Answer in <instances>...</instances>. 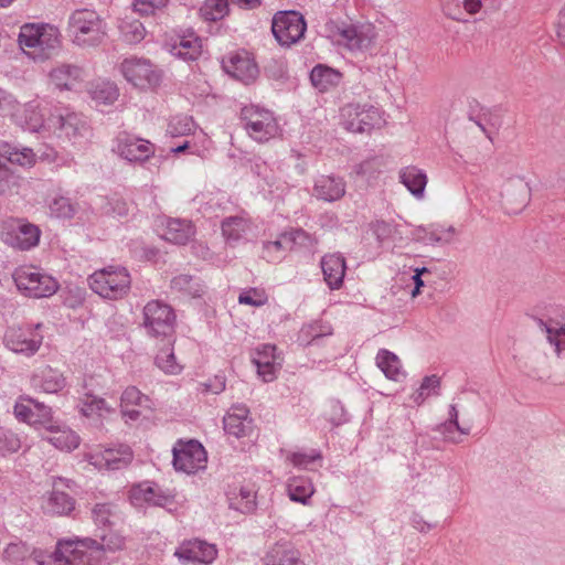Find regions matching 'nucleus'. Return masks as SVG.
Segmentation results:
<instances>
[{"label": "nucleus", "mask_w": 565, "mask_h": 565, "mask_svg": "<svg viewBox=\"0 0 565 565\" xmlns=\"http://www.w3.org/2000/svg\"><path fill=\"white\" fill-rule=\"evenodd\" d=\"M119 72L124 78L140 90L154 89L162 82V71L150 60L138 56L125 58L119 64Z\"/></svg>", "instance_id": "obj_9"}, {"label": "nucleus", "mask_w": 565, "mask_h": 565, "mask_svg": "<svg viewBox=\"0 0 565 565\" xmlns=\"http://www.w3.org/2000/svg\"><path fill=\"white\" fill-rule=\"evenodd\" d=\"M0 154L9 162L21 167H32L36 161V156L31 148H19L9 143L0 146Z\"/></svg>", "instance_id": "obj_43"}, {"label": "nucleus", "mask_w": 565, "mask_h": 565, "mask_svg": "<svg viewBox=\"0 0 565 565\" xmlns=\"http://www.w3.org/2000/svg\"><path fill=\"white\" fill-rule=\"evenodd\" d=\"M2 241L21 250L35 247L40 242V228L22 218H10L3 221L0 227Z\"/></svg>", "instance_id": "obj_13"}, {"label": "nucleus", "mask_w": 565, "mask_h": 565, "mask_svg": "<svg viewBox=\"0 0 565 565\" xmlns=\"http://www.w3.org/2000/svg\"><path fill=\"white\" fill-rule=\"evenodd\" d=\"M347 192L343 178L322 174L316 178L311 194L319 201L332 203L340 201Z\"/></svg>", "instance_id": "obj_22"}, {"label": "nucleus", "mask_w": 565, "mask_h": 565, "mask_svg": "<svg viewBox=\"0 0 565 565\" xmlns=\"http://www.w3.org/2000/svg\"><path fill=\"white\" fill-rule=\"evenodd\" d=\"M79 541L89 542V551L95 547L100 550L102 554H99L98 559H96L93 565H103L108 563L110 558L107 556V553L119 551L125 545V539L116 532H108L107 534L102 535V543L92 539H79Z\"/></svg>", "instance_id": "obj_37"}, {"label": "nucleus", "mask_w": 565, "mask_h": 565, "mask_svg": "<svg viewBox=\"0 0 565 565\" xmlns=\"http://www.w3.org/2000/svg\"><path fill=\"white\" fill-rule=\"evenodd\" d=\"M376 364L390 380L398 381L404 375L398 356L388 350L383 349L379 351Z\"/></svg>", "instance_id": "obj_45"}, {"label": "nucleus", "mask_w": 565, "mask_h": 565, "mask_svg": "<svg viewBox=\"0 0 565 565\" xmlns=\"http://www.w3.org/2000/svg\"><path fill=\"white\" fill-rule=\"evenodd\" d=\"M222 64L227 74L244 83L254 81L258 75L257 64L244 50L230 53L223 58Z\"/></svg>", "instance_id": "obj_20"}, {"label": "nucleus", "mask_w": 565, "mask_h": 565, "mask_svg": "<svg viewBox=\"0 0 565 565\" xmlns=\"http://www.w3.org/2000/svg\"><path fill=\"white\" fill-rule=\"evenodd\" d=\"M252 429L249 411L245 405L233 406L224 417V430L236 438L246 436Z\"/></svg>", "instance_id": "obj_30"}, {"label": "nucleus", "mask_w": 565, "mask_h": 565, "mask_svg": "<svg viewBox=\"0 0 565 565\" xmlns=\"http://www.w3.org/2000/svg\"><path fill=\"white\" fill-rule=\"evenodd\" d=\"M169 0H134V10L142 15L154 14L167 7Z\"/></svg>", "instance_id": "obj_64"}, {"label": "nucleus", "mask_w": 565, "mask_h": 565, "mask_svg": "<svg viewBox=\"0 0 565 565\" xmlns=\"http://www.w3.org/2000/svg\"><path fill=\"white\" fill-rule=\"evenodd\" d=\"M436 430L443 436L444 440L451 444H460L463 440L462 436H468L470 434L471 425H455L449 420H445L437 426Z\"/></svg>", "instance_id": "obj_48"}, {"label": "nucleus", "mask_w": 565, "mask_h": 565, "mask_svg": "<svg viewBox=\"0 0 565 565\" xmlns=\"http://www.w3.org/2000/svg\"><path fill=\"white\" fill-rule=\"evenodd\" d=\"M12 277L18 290L26 297H51L58 289L56 279L36 266H19Z\"/></svg>", "instance_id": "obj_7"}, {"label": "nucleus", "mask_w": 565, "mask_h": 565, "mask_svg": "<svg viewBox=\"0 0 565 565\" xmlns=\"http://www.w3.org/2000/svg\"><path fill=\"white\" fill-rule=\"evenodd\" d=\"M191 135V139H186L182 145L172 148L171 151L174 153H180L184 152L185 150H190L193 154L203 156L204 151H206L210 146V139L207 135L202 129H198L196 127Z\"/></svg>", "instance_id": "obj_46"}, {"label": "nucleus", "mask_w": 565, "mask_h": 565, "mask_svg": "<svg viewBox=\"0 0 565 565\" xmlns=\"http://www.w3.org/2000/svg\"><path fill=\"white\" fill-rule=\"evenodd\" d=\"M31 382L34 388L49 394H56L66 387V379L63 373L51 366H45L34 373Z\"/></svg>", "instance_id": "obj_29"}, {"label": "nucleus", "mask_w": 565, "mask_h": 565, "mask_svg": "<svg viewBox=\"0 0 565 565\" xmlns=\"http://www.w3.org/2000/svg\"><path fill=\"white\" fill-rule=\"evenodd\" d=\"M546 338L554 345L558 356H565V312L562 323L551 322L546 326Z\"/></svg>", "instance_id": "obj_52"}, {"label": "nucleus", "mask_w": 565, "mask_h": 565, "mask_svg": "<svg viewBox=\"0 0 565 565\" xmlns=\"http://www.w3.org/2000/svg\"><path fill=\"white\" fill-rule=\"evenodd\" d=\"M342 79V74L323 64L316 65L310 73L312 85L320 92H328L337 87Z\"/></svg>", "instance_id": "obj_38"}, {"label": "nucleus", "mask_w": 565, "mask_h": 565, "mask_svg": "<svg viewBox=\"0 0 565 565\" xmlns=\"http://www.w3.org/2000/svg\"><path fill=\"white\" fill-rule=\"evenodd\" d=\"M175 555L180 559L209 565L216 558L217 548L214 544L205 541L193 540L183 543L177 550Z\"/></svg>", "instance_id": "obj_24"}, {"label": "nucleus", "mask_w": 565, "mask_h": 565, "mask_svg": "<svg viewBox=\"0 0 565 565\" xmlns=\"http://www.w3.org/2000/svg\"><path fill=\"white\" fill-rule=\"evenodd\" d=\"M286 460L289 461L294 467L299 469H311V465L320 462L322 455L319 450H310L309 452L303 451H288L286 454Z\"/></svg>", "instance_id": "obj_55"}, {"label": "nucleus", "mask_w": 565, "mask_h": 565, "mask_svg": "<svg viewBox=\"0 0 565 565\" xmlns=\"http://www.w3.org/2000/svg\"><path fill=\"white\" fill-rule=\"evenodd\" d=\"M42 508L51 514L66 515L74 510L75 501L70 494L53 490L45 499Z\"/></svg>", "instance_id": "obj_41"}, {"label": "nucleus", "mask_w": 565, "mask_h": 565, "mask_svg": "<svg viewBox=\"0 0 565 565\" xmlns=\"http://www.w3.org/2000/svg\"><path fill=\"white\" fill-rule=\"evenodd\" d=\"M291 243L292 238L287 233L281 234L276 241L264 243V257L269 262L279 260Z\"/></svg>", "instance_id": "obj_54"}, {"label": "nucleus", "mask_w": 565, "mask_h": 565, "mask_svg": "<svg viewBox=\"0 0 565 565\" xmlns=\"http://www.w3.org/2000/svg\"><path fill=\"white\" fill-rule=\"evenodd\" d=\"M458 232L452 225L431 224L430 244H449L455 241Z\"/></svg>", "instance_id": "obj_58"}, {"label": "nucleus", "mask_w": 565, "mask_h": 565, "mask_svg": "<svg viewBox=\"0 0 565 565\" xmlns=\"http://www.w3.org/2000/svg\"><path fill=\"white\" fill-rule=\"evenodd\" d=\"M241 118L247 135L259 143L268 142L282 135L278 118L269 109L255 105L245 106Z\"/></svg>", "instance_id": "obj_6"}, {"label": "nucleus", "mask_w": 565, "mask_h": 565, "mask_svg": "<svg viewBox=\"0 0 565 565\" xmlns=\"http://www.w3.org/2000/svg\"><path fill=\"white\" fill-rule=\"evenodd\" d=\"M196 125L191 116L177 115L170 119L168 130L172 136H189Z\"/></svg>", "instance_id": "obj_57"}, {"label": "nucleus", "mask_w": 565, "mask_h": 565, "mask_svg": "<svg viewBox=\"0 0 565 565\" xmlns=\"http://www.w3.org/2000/svg\"><path fill=\"white\" fill-rule=\"evenodd\" d=\"M440 387L441 380L438 375H427L423 379L419 387L411 395V399L416 406H420L429 397L439 396Z\"/></svg>", "instance_id": "obj_44"}, {"label": "nucleus", "mask_w": 565, "mask_h": 565, "mask_svg": "<svg viewBox=\"0 0 565 565\" xmlns=\"http://www.w3.org/2000/svg\"><path fill=\"white\" fill-rule=\"evenodd\" d=\"M90 289L104 299L118 300L128 295L131 277L127 268L109 265L88 277Z\"/></svg>", "instance_id": "obj_5"}, {"label": "nucleus", "mask_w": 565, "mask_h": 565, "mask_svg": "<svg viewBox=\"0 0 565 565\" xmlns=\"http://www.w3.org/2000/svg\"><path fill=\"white\" fill-rule=\"evenodd\" d=\"M25 401L34 405L35 418L38 420V424L34 426L39 429H44L45 431L47 429H52V427L56 424V422L53 420L52 409L43 404L35 402L34 399L28 398Z\"/></svg>", "instance_id": "obj_60"}, {"label": "nucleus", "mask_w": 565, "mask_h": 565, "mask_svg": "<svg viewBox=\"0 0 565 565\" xmlns=\"http://www.w3.org/2000/svg\"><path fill=\"white\" fill-rule=\"evenodd\" d=\"M50 83L60 90H73L83 82V70L71 64H58L49 73Z\"/></svg>", "instance_id": "obj_25"}, {"label": "nucleus", "mask_w": 565, "mask_h": 565, "mask_svg": "<svg viewBox=\"0 0 565 565\" xmlns=\"http://www.w3.org/2000/svg\"><path fill=\"white\" fill-rule=\"evenodd\" d=\"M252 360L264 382H273L281 367L279 356L276 354V347L271 344H262L256 348Z\"/></svg>", "instance_id": "obj_21"}, {"label": "nucleus", "mask_w": 565, "mask_h": 565, "mask_svg": "<svg viewBox=\"0 0 565 565\" xmlns=\"http://www.w3.org/2000/svg\"><path fill=\"white\" fill-rule=\"evenodd\" d=\"M171 287L192 297H200L204 292L203 285L198 279L185 274L174 277L171 281Z\"/></svg>", "instance_id": "obj_53"}, {"label": "nucleus", "mask_w": 565, "mask_h": 565, "mask_svg": "<svg viewBox=\"0 0 565 565\" xmlns=\"http://www.w3.org/2000/svg\"><path fill=\"white\" fill-rule=\"evenodd\" d=\"M92 516L98 526L110 525L111 519L116 516V508L110 503H97L92 510Z\"/></svg>", "instance_id": "obj_59"}, {"label": "nucleus", "mask_w": 565, "mask_h": 565, "mask_svg": "<svg viewBox=\"0 0 565 565\" xmlns=\"http://www.w3.org/2000/svg\"><path fill=\"white\" fill-rule=\"evenodd\" d=\"M230 12L228 0H204L199 13L204 21L215 22L224 19Z\"/></svg>", "instance_id": "obj_47"}, {"label": "nucleus", "mask_w": 565, "mask_h": 565, "mask_svg": "<svg viewBox=\"0 0 565 565\" xmlns=\"http://www.w3.org/2000/svg\"><path fill=\"white\" fill-rule=\"evenodd\" d=\"M41 327V323H36L8 328L3 338L6 347L14 353L25 356L34 355L41 348L44 338L40 331Z\"/></svg>", "instance_id": "obj_12"}, {"label": "nucleus", "mask_w": 565, "mask_h": 565, "mask_svg": "<svg viewBox=\"0 0 565 565\" xmlns=\"http://www.w3.org/2000/svg\"><path fill=\"white\" fill-rule=\"evenodd\" d=\"M41 551L31 548L26 543L22 541L11 542L7 545L3 552V556L7 561L19 564L25 561L29 557L34 558V553H40Z\"/></svg>", "instance_id": "obj_50"}, {"label": "nucleus", "mask_w": 565, "mask_h": 565, "mask_svg": "<svg viewBox=\"0 0 565 565\" xmlns=\"http://www.w3.org/2000/svg\"><path fill=\"white\" fill-rule=\"evenodd\" d=\"M67 32L76 46L94 47L107 36V23L97 11L78 9L68 18Z\"/></svg>", "instance_id": "obj_3"}, {"label": "nucleus", "mask_w": 565, "mask_h": 565, "mask_svg": "<svg viewBox=\"0 0 565 565\" xmlns=\"http://www.w3.org/2000/svg\"><path fill=\"white\" fill-rule=\"evenodd\" d=\"M143 326L151 337L170 338L174 333L175 313L169 305L151 300L143 308Z\"/></svg>", "instance_id": "obj_11"}, {"label": "nucleus", "mask_w": 565, "mask_h": 565, "mask_svg": "<svg viewBox=\"0 0 565 565\" xmlns=\"http://www.w3.org/2000/svg\"><path fill=\"white\" fill-rule=\"evenodd\" d=\"M21 448V440L12 431L0 430V455L17 452Z\"/></svg>", "instance_id": "obj_63"}, {"label": "nucleus", "mask_w": 565, "mask_h": 565, "mask_svg": "<svg viewBox=\"0 0 565 565\" xmlns=\"http://www.w3.org/2000/svg\"><path fill=\"white\" fill-rule=\"evenodd\" d=\"M257 490L254 484L232 488L227 492L230 507L243 513H249L256 508Z\"/></svg>", "instance_id": "obj_34"}, {"label": "nucleus", "mask_w": 565, "mask_h": 565, "mask_svg": "<svg viewBox=\"0 0 565 565\" xmlns=\"http://www.w3.org/2000/svg\"><path fill=\"white\" fill-rule=\"evenodd\" d=\"M79 411L88 418H105L115 413V408L105 398L89 393L81 399Z\"/></svg>", "instance_id": "obj_39"}, {"label": "nucleus", "mask_w": 565, "mask_h": 565, "mask_svg": "<svg viewBox=\"0 0 565 565\" xmlns=\"http://www.w3.org/2000/svg\"><path fill=\"white\" fill-rule=\"evenodd\" d=\"M86 460L99 470H118L130 463L132 452L128 446L106 448L98 446L85 455Z\"/></svg>", "instance_id": "obj_19"}, {"label": "nucleus", "mask_w": 565, "mask_h": 565, "mask_svg": "<svg viewBox=\"0 0 565 565\" xmlns=\"http://www.w3.org/2000/svg\"><path fill=\"white\" fill-rule=\"evenodd\" d=\"M326 31L334 43L351 51L367 49L373 40L370 26L330 22L326 25Z\"/></svg>", "instance_id": "obj_16"}, {"label": "nucleus", "mask_w": 565, "mask_h": 565, "mask_svg": "<svg viewBox=\"0 0 565 565\" xmlns=\"http://www.w3.org/2000/svg\"><path fill=\"white\" fill-rule=\"evenodd\" d=\"M307 30L303 17L296 11H280L273 18L271 31L281 46H291L299 42Z\"/></svg>", "instance_id": "obj_15"}, {"label": "nucleus", "mask_w": 565, "mask_h": 565, "mask_svg": "<svg viewBox=\"0 0 565 565\" xmlns=\"http://www.w3.org/2000/svg\"><path fill=\"white\" fill-rule=\"evenodd\" d=\"M49 210L51 216L68 220L75 215L77 206L71 201L70 198L57 195L50 201Z\"/></svg>", "instance_id": "obj_51"}, {"label": "nucleus", "mask_w": 565, "mask_h": 565, "mask_svg": "<svg viewBox=\"0 0 565 565\" xmlns=\"http://www.w3.org/2000/svg\"><path fill=\"white\" fill-rule=\"evenodd\" d=\"M287 493L291 501L307 504L315 493V487L311 479L295 476L287 480Z\"/></svg>", "instance_id": "obj_40"}, {"label": "nucleus", "mask_w": 565, "mask_h": 565, "mask_svg": "<svg viewBox=\"0 0 565 565\" xmlns=\"http://www.w3.org/2000/svg\"><path fill=\"white\" fill-rule=\"evenodd\" d=\"M222 235L225 241L234 245L248 239L254 231L252 221L243 215L226 217L221 225Z\"/></svg>", "instance_id": "obj_27"}, {"label": "nucleus", "mask_w": 565, "mask_h": 565, "mask_svg": "<svg viewBox=\"0 0 565 565\" xmlns=\"http://www.w3.org/2000/svg\"><path fill=\"white\" fill-rule=\"evenodd\" d=\"M173 467L178 471L191 475L205 469L207 455L196 440H179L173 447Z\"/></svg>", "instance_id": "obj_18"}, {"label": "nucleus", "mask_w": 565, "mask_h": 565, "mask_svg": "<svg viewBox=\"0 0 565 565\" xmlns=\"http://www.w3.org/2000/svg\"><path fill=\"white\" fill-rule=\"evenodd\" d=\"M51 114H54V108L31 102L24 105L19 104V108L13 110L10 118L24 130L50 136V129L53 126Z\"/></svg>", "instance_id": "obj_10"}, {"label": "nucleus", "mask_w": 565, "mask_h": 565, "mask_svg": "<svg viewBox=\"0 0 565 565\" xmlns=\"http://www.w3.org/2000/svg\"><path fill=\"white\" fill-rule=\"evenodd\" d=\"M120 32L125 42L129 44L141 42L146 35V29L139 20L124 21L120 25Z\"/></svg>", "instance_id": "obj_56"}, {"label": "nucleus", "mask_w": 565, "mask_h": 565, "mask_svg": "<svg viewBox=\"0 0 565 565\" xmlns=\"http://www.w3.org/2000/svg\"><path fill=\"white\" fill-rule=\"evenodd\" d=\"M128 499L136 508L158 507L173 514H183L188 509V500L183 494L164 490L152 481L131 486Z\"/></svg>", "instance_id": "obj_2"}, {"label": "nucleus", "mask_w": 565, "mask_h": 565, "mask_svg": "<svg viewBox=\"0 0 565 565\" xmlns=\"http://www.w3.org/2000/svg\"><path fill=\"white\" fill-rule=\"evenodd\" d=\"M151 408L152 401L150 397L141 393L136 386H128L122 391L120 396V412L127 422L139 419L142 409Z\"/></svg>", "instance_id": "obj_23"}, {"label": "nucleus", "mask_w": 565, "mask_h": 565, "mask_svg": "<svg viewBox=\"0 0 565 565\" xmlns=\"http://www.w3.org/2000/svg\"><path fill=\"white\" fill-rule=\"evenodd\" d=\"M342 126L351 132H371L385 126V113L367 104H348L340 110Z\"/></svg>", "instance_id": "obj_8"}, {"label": "nucleus", "mask_w": 565, "mask_h": 565, "mask_svg": "<svg viewBox=\"0 0 565 565\" xmlns=\"http://www.w3.org/2000/svg\"><path fill=\"white\" fill-rule=\"evenodd\" d=\"M398 178L402 184L416 198L423 199L428 182L427 173L416 167L407 166L399 170Z\"/></svg>", "instance_id": "obj_32"}, {"label": "nucleus", "mask_w": 565, "mask_h": 565, "mask_svg": "<svg viewBox=\"0 0 565 565\" xmlns=\"http://www.w3.org/2000/svg\"><path fill=\"white\" fill-rule=\"evenodd\" d=\"M53 126L50 129V136L53 135L58 139H65L76 143L79 138L85 137L88 132L87 122L82 115L54 107V114H51Z\"/></svg>", "instance_id": "obj_17"}, {"label": "nucleus", "mask_w": 565, "mask_h": 565, "mask_svg": "<svg viewBox=\"0 0 565 565\" xmlns=\"http://www.w3.org/2000/svg\"><path fill=\"white\" fill-rule=\"evenodd\" d=\"M320 265L324 281L329 288L333 290L340 289L347 270L344 257L339 253L327 254L321 258Z\"/></svg>", "instance_id": "obj_26"}, {"label": "nucleus", "mask_w": 565, "mask_h": 565, "mask_svg": "<svg viewBox=\"0 0 565 565\" xmlns=\"http://www.w3.org/2000/svg\"><path fill=\"white\" fill-rule=\"evenodd\" d=\"M90 543L78 537L62 539L56 543L54 553L44 557L43 552L34 553L38 565H93L102 554L99 548L89 551Z\"/></svg>", "instance_id": "obj_4"}, {"label": "nucleus", "mask_w": 565, "mask_h": 565, "mask_svg": "<svg viewBox=\"0 0 565 565\" xmlns=\"http://www.w3.org/2000/svg\"><path fill=\"white\" fill-rule=\"evenodd\" d=\"M381 168L382 160L377 157H372L356 164L354 172L359 177L371 180L381 172Z\"/></svg>", "instance_id": "obj_61"}, {"label": "nucleus", "mask_w": 565, "mask_h": 565, "mask_svg": "<svg viewBox=\"0 0 565 565\" xmlns=\"http://www.w3.org/2000/svg\"><path fill=\"white\" fill-rule=\"evenodd\" d=\"M170 52L184 61H194L202 53V41L193 32L183 34L172 44Z\"/></svg>", "instance_id": "obj_35"}, {"label": "nucleus", "mask_w": 565, "mask_h": 565, "mask_svg": "<svg viewBox=\"0 0 565 565\" xmlns=\"http://www.w3.org/2000/svg\"><path fill=\"white\" fill-rule=\"evenodd\" d=\"M194 226L190 221L168 218L162 223L160 235L167 242L184 245L194 236Z\"/></svg>", "instance_id": "obj_28"}, {"label": "nucleus", "mask_w": 565, "mask_h": 565, "mask_svg": "<svg viewBox=\"0 0 565 565\" xmlns=\"http://www.w3.org/2000/svg\"><path fill=\"white\" fill-rule=\"evenodd\" d=\"M154 363L166 374L177 375L183 370L182 363L177 360L171 347L160 349L156 355Z\"/></svg>", "instance_id": "obj_49"}, {"label": "nucleus", "mask_w": 565, "mask_h": 565, "mask_svg": "<svg viewBox=\"0 0 565 565\" xmlns=\"http://www.w3.org/2000/svg\"><path fill=\"white\" fill-rule=\"evenodd\" d=\"M264 565H296L299 552L288 543L270 546L262 558Z\"/></svg>", "instance_id": "obj_36"}, {"label": "nucleus", "mask_w": 565, "mask_h": 565, "mask_svg": "<svg viewBox=\"0 0 565 565\" xmlns=\"http://www.w3.org/2000/svg\"><path fill=\"white\" fill-rule=\"evenodd\" d=\"M17 42L28 58L35 63H43L60 52L62 33L51 23L26 22L20 26Z\"/></svg>", "instance_id": "obj_1"}, {"label": "nucleus", "mask_w": 565, "mask_h": 565, "mask_svg": "<svg viewBox=\"0 0 565 565\" xmlns=\"http://www.w3.org/2000/svg\"><path fill=\"white\" fill-rule=\"evenodd\" d=\"M89 95L97 105H111L119 96V89L117 85L109 81H97L92 83L89 88Z\"/></svg>", "instance_id": "obj_42"}, {"label": "nucleus", "mask_w": 565, "mask_h": 565, "mask_svg": "<svg viewBox=\"0 0 565 565\" xmlns=\"http://www.w3.org/2000/svg\"><path fill=\"white\" fill-rule=\"evenodd\" d=\"M268 300V297L263 289L249 288L242 291L238 296V302L241 305H247L252 307L264 306Z\"/></svg>", "instance_id": "obj_62"}, {"label": "nucleus", "mask_w": 565, "mask_h": 565, "mask_svg": "<svg viewBox=\"0 0 565 565\" xmlns=\"http://www.w3.org/2000/svg\"><path fill=\"white\" fill-rule=\"evenodd\" d=\"M43 438L62 451H72L81 444V438L74 430L57 423L45 431Z\"/></svg>", "instance_id": "obj_31"}, {"label": "nucleus", "mask_w": 565, "mask_h": 565, "mask_svg": "<svg viewBox=\"0 0 565 565\" xmlns=\"http://www.w3.org/2000/svg\"><path fill=\"white\" fill-rule=\"evenodd\" d=\"M531 200V189L523 180L511 183L504 194V203L509 213L521 212Z\"/></svg>", "instance_id": "obj_33"}, {"label": "nucleus", "mask_w": 565, "mask_h": 565, "mask_svg": "<svg viewBox=\"0 0 565 565\" xmlns=\"http://www.w3.org/2000/svg\"><path fill=\"white\" fill-rule=\"evenodd\" d=\"M111 150L128 162L143 163L154 156L156 146L147 139L121 131L115 137Z\"/></svg>", "instance_id": "obj_14"}]
</instances>
